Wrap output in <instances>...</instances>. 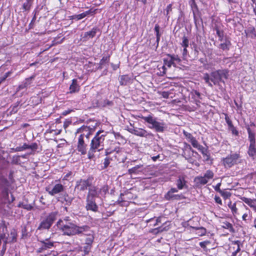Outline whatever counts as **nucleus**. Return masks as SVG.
<instances>
[{
    "label": "nucleus",
    "instance_id": "35",
    "mask_svg": "<svg viewBox=\"0 0 256 256\" xmlns=\"http://www.w3.org/2000/svg\"><path fill=\"white\" fill-rule=\"evenodd\" d=\"M92 248V246H90L88 245H84V246H81L78 249V252H82V256H85L86 254H88Z\"/></svg>",
    "mask_w": 256,
    "mask_h": 256
},
{
    "label": "nucleus",
    "instance_id": "45",
    "mask_svg": "<svg viewBox=\"0 0 256 256\" xmlns=\"http://www.w3.org/2000/svg\"><path fill=\"white\" fill-rule=\"evenodd\" d=\"M84 14L83 12L78 14H74L73 16H70V19L71 20H79L82 18H84Z\"/></svg>",
    "mask_w": 256,
    "mask_h": 256
},
{
    "label": "nucleus",
    "instance_id": "62",
    "mask_svg": "<svg viewBox=\"0 0 256 256\" xmlns=\"http://www.w3.org/2000/svg\"><path fill=\"white\" fill-rule=\"evenodd\" d=\"M113 102L112 101H110L108 100H105L103 102V106H112Z\"/></svg>",
    "mask_w": 256,
    "mask_h": 256
},
{
    "label": "nucleus",
    "instance_id": "34",
    "mask_svg": "<svg viewBox=\"0 0 256 256\" xmlns=\"http://www.w3.org/2000/svg\"><path fill=\"white\" fill-rule=\"evenodd\" d=\"M192 229L195 230L196 232L199 236H204L206 233V228L201 226V227H194V226H190Z\"/></svg>",
    "mask_w": 256,
    "mask_h": 256
},
{
    "label": "nucleus",
    "instance_id": "43",
    "mask_svg": "<svg viewBox=\"0 0 256 256\" xmlns=\"http://www.w3.org/2000/svg\"><path fill=\"white\" fill-rule=\"evenodd\" d=\"M62 34H60L56 37L54 40L52 41V45L54 46L57 44H61L64 41V38H62L60 40L58 39L62 37Z\"/></svg>",
    "mask_w": 256,
    "mask_h": 256
},
{
    "label": "nucleus",
    "instance_id": "36",
    "mask_svg": "<svg viewBox=\"0 0 256 256\" xmlns=\"http://www.w3.org/2000/svg\"><path fill=\"white\" fill-rule=\"evenodd\" d=\"M18 207L22 208L27 210H30L33 208V206L31 204L21 202L18 203Z\"/></svg>",
    "mask_w": 256,
    "mask_h": 256
},
{
    "label": "nucleus",
    "instance_id": "10",
    "mask_svg": "<svg viewBox=\"0 0 256 256\" xmlns=\"http://www.w3.org/2000/svg\"><path fill=\"white\" fill-rule=\"evenodd\" d=\"M38 241L40 242L42 244L40 248L38 250V252H41L43 250L52 248L54 246V242L50 238L44 239L40 237L38 238Z\"/></svg>",
    "mask_w": 256,
    "mask_h": 256
},
{
    "label": "nucleus",
    "instance_id": "64",
    "mask_svg": "<svg viewBox=\"0 0 256 256\" xmlns=\"http://www.w3.org/2000/svg\"><path fill=\"white\" fill-rule=\"evenodd\" d=\"M229 130L232 132V134L236 136L238 134V132L236 130L234 126L229 128Z\"/></svg>",
    "mask_w": 256,
    "mask_h": 256
},
{
    "label": "nucleus",
    "instance_id": "49",
    "mask_svg": "<svg viewBox=\"0 0 256 256\" xmlns=\"http://www.w3.org/2000/svg\"><path fill=\"white\" fill-rule=\"evenodd\" d=\"M142 166V165H136L134 167L128 170V173L130 174H136L138 172V170Z\"/></svg>",
    "mask_w": 256,
    "mask_h": 256
},
{
    "label": "nucleus",
    "instance_id": "52",
    "mask_svg": "<svg viewBox=\"0 0 256 256\" xmlns=\"http://www.w3.org/2000/svg\"><path fill=\"white\" fill-rule=\"evenodd\" d=\"M225 229L228 230L231 232H234V231L232 225L227 222H225Z\"/></svg>",
    "mask_w": 256,
    "mask_h": 256
},
{
    "label": "nucleus",
    "instance_id": "22",
    "mask_svg": "<svg viewBox=\"0 0 256 256\" xmlns=\"http://www.w3.org/2000/svg\"><path fill=\"white\" fill-rule=\"evenodd\" d=\"M182 151L183 152L182 155L186 160H188L190 158V155L186 154V152H190V151L194 152V150H192L191 146L186 142L184 143Z\"/></svg>",
    "mask_w": 256,
    "mask_h": 256
},
{
    "label": "nucleus",
    "instance_id": "44",
    "mask_svg": "<svg viewBox=\"0 0 256 256\" xmlns=\"http://www.w3.org/2000/svg\"><path fill=\"white\" fill-rule=\"evenodd\" d=\"M29 149V144L24 143L22 146H18L16 148H13L16 152L24 151L26 150Z\"/></svg>",
    "mask_w": 256,
    "mask_h": 256
},
{
    "label": "nucleus",
    "instance_id": "63",
    "mask_svg": "<svg viewBox=\"0 0 256 256\" xmlns=\"http://www.w3.org/2000/svg\"><path fill=\"white\" fill-rule=\"evenodd\" d=\"M72 175V172L71 171H70L68 172L63 178L64 180H68V178Z\"/></svg>",
    "mask_w": 256,
    "mask_h": 256
},
{
    "label": "nucleus",
    "instance_id": "56",
    "mask_svg": "<svg viewBox=\"0 0 256 256\" xmlns=\"http://www.w3.org/2000/svg\"><path fill=\"white\" fill-rule=\"evenodd\" d=\"M20 161V156H14L12 157V164H18Z\"/></svg>",
    "mask_w": 256,
    "mask_h": 256
},
{
    "label": "nucleus",
    "instance_id": "23",
    "mask_svg": "<svg viewBox=\"0 0 256 256\" xmlns=\"http://www.w3.org/2000/svg\"><path fill=\"white\" fill-rule=\"evenodd\" d=\"M34 0H19L22 2V9L23 12H28L32 6Z\"/></svg>",
    "mask_w": 256,
    "mask_h": 256
},
{
    "label": "nucleus",
    "instance_id": "29",
    "mask_svg": "<svg viewBox=\"0 0 256 256\" xmlns=\"http://www.w3.org/2000/svg\"><path fill=\"white\" fill-rule=\"evenodd\" d=\"M166 68L162 64H158L157 66L156 74L158 76H164L166 74Z\"/></svg>",
    "mask_w": 256,
    "mask_h": 256
},
{
    "label": "nucleus",
    "instance_id": "46",
    "mask_svg": "<svg viewBox=\"0 0 256 256\" xmlns=\"http://www.w3.org/2000/svg\"><path fill=\"white\" fill-rule=\"evenodd\" d=\"M211 244L210 240H206L203 242H201L199 243L200 246L204 250H207V246Z\"/></svg>",
    "mask_w": 256,
    "mask_h": 256
},
{
    "label": "nucleus",
    "instance_id": "12",
    "mask_svg": "<svg viewBox=\"0 0 256 256\" xmlns=\"http://www.w3.org/2000/svg\"><path fill=\"white\" fill-rule=\"evenodd\" d=\"M178 192V190L176 188H171L164 195L165 199L168 200H182L183 198L182 194H174Z\"/></svg>",
    "mask_w": 256,
    "mask_h": 256
},
{
    "label": "nucleus",
    "instance_id": "30",
    "mask_svg": "<svg viewBox=\"0 0 256 256\" xmlns=\"http://www.w3.org/2000/svg\"><path fill=\"white\" fill-rule=\"evenodd\" d=\"M242 200L251 208L256 209V200L243 198Z\"/></svg>",
    "mask_w": 256,
    "mask_h": 256
},
{
    "label": "nucleus",
    "instance_id": "27",
    "mask_svg": "<svg viewBox=\"0 0 256 256\" xmlns=\"http://www.w3.org/2000/svg\"><path fill=\"white\" fill-rule=\"evenodd\" d=\"M84 68L88 72H95L98 70V67L96 66V63L90 62H88V63L84 64Z\"/></svg>",
    "mask_w": 256,
    "mask_h": 256
},
{
    "label": "nucleus",
    "instance_id": "18",
    "mask_svg": "<svg viewBox=\"0 0 256 256\" xmlns=\"http://www.w3.org/2000/svg\"><path fill=\"white\" fill-rule=\"evenodd\" d=\"M238 158V155L236 154H231L230 156H227L225 158V163H226L228 166L230 167L234 164Z\"/></svg>",
    "mask_w": 256,
    "mask_h": 256
},
{
    "label": "nucleus",
    "instance_id": "15",
    "mask_svg": "<svg viewBox=\"0 0 256 256\" xmlns=\"http://www.w3.org/2000/svg\"><path fill=\"white\" fill-rule=\"evenodd\" d=\"M80 90V86L76 78L72 80V83L69 86V92L68 94H72L78 92Z\"/></svg>",
    "mask_w": 256,
    "mask_h": 256
},
{
    "label": "nucleus",
    "instance_id": "17",
    "mask_svg": "<svg viewBox=\"0 0 256 256\" xmlns=\"http://www.w3.org/2000/svg\"><path fill=\"white\" fill-rule=\"evenodd\" d=\"M194 148H197L202 154L203 157L208 160L210 158V154L207 148L204 147L198 142L194 146Z\"/></svg>",
    "mask_w": 256,
    "mask_h": 256
},
{
    "label": "nucleus",
    "instance_id": "25",
    "mask_svg": "<svg viewBox=\"0 0 256 256\" xmlns=\"http://www.w3.org/2000/svg\"><path fill=\"white\" fill-rule=\"evenodd\" d=\"M99 31L98 27H94L90 30L84 33V38H92L95 36L96 33Z\"/></svg>",
    "mask_w": 256,
    "mask_h": 256
},
{
    "label": "nucleus",
    "instance_id": "50",
    "mask_svg": "<svg viewBox=\"0 0 256 256\" xmlns=\"http://www.w3.org/2000/svg\"><path fill=\"white\" fill-rule=\"evenodd\" d=\"M163 64H164L165 66H167L169 68H170L172 66H174L173 62L170 58V60L164 58Z\"/></svg>",
    "mask_w": 256,
    "mask_h": 256
},
{
    "label": "nucleus",
    "instance_id": "31",
    "mask_svg": "<svg viewBox=\"0 0 256 256\" xmlns=\"http://www.w3.org/2000/svg\"><path fill=\"white\" fill-rule=\"evenodd\" d=\"M130 78L128 74L122 75L120 77V84L121 86H126L130 82Z\"/></svg>",
    "mask_w": 256,
    "mask_h": 256
},
{
    "label": "nucleus",
    "instance_id": "4",
    "mask_svg": "<svg viewBox=\"0 0 256 256\" xmlns=\"http://www.w3.org/2000/svg\"><path fill=\"white\" fill-rule=\"evenodd\" d=\"M138 117L143 120L146 122L150 124L148 128L154 129L156 132H162L165 130V124L164 122H160L156 120V118H154L152 115L147 116L142 115L138 116Z\"/></svg>",
    "mask_w": 256,
    "mask_h": 256
},
{
    "label": "nucleus",
    "instance_id": "58",
    "mask_svg": "<svg viewBox=\"0 0 256 256\" xmlns=\"http://www.w3.org/2000/svg\"><path fill=\"white\" fill-rule=\"evenodd\" d=\"M221 185L220 183H218L216 186L214 187V189L216 191L219 192L220 194L222 196H224V192H222L220 190V186Z\"/></svg>",
    "mask_w": 256,
    "mask_h": 256
},
{
    "label": "nucleus",
    "instance_id": "53",
    "mask_svg": "<svg viewBox=\"0 0 256 256\" xmlns=\"http://www.w3.org/2000/svg\"><path fill=\"white\" fill-rule=\"evenodd\" d=\"M203 79L206 84H208L210 86H212V84L210 82V76L208 74L206 73L204 74Z\"/></svg>",
    "mask_w": 256,
    "mask_h": 256
},
{
    "label": "nucleus",
    "instance_id": "32",
    "mask_svg": "<svg viewBox=\"0 0 256 256\" xmlns=\"http://www.w3.org/2000/svg\"><path fill=\"white\" fill-rule=\"evenodd\" d=\"M110 55L108 54L106 56H104L100 60V62L98 64L99 66L98 67V68L101 70L102 68V66L106 64L109 62L110 60Z\"/></svg>",
    "mask_w": 256,
    "mask_h": 256
},
{
    "label": "nucleus",
    "instance_id": "42",
    "mask_svg": "<svg viewBox=\"0 0 256 256\" xmlns=\"http://www.w3.org/2000/svg\"><path fill=\"white\" fill-rule=\"evenodd\" d=\"M228 208L230 209L231 212L234 216L238 214V209L236 208V203L232 204V202H230L228 204Z\"/></svg>",
    "mask_w": 256,
    "mask_h": 256
},
{
    "label": "nucleus",
    "instance_id": "8",
    "mask_svg": "<svg viewBox=\"0 0 256 256\" xmlns=\"http://www.w3.org/2000/svg\"><path fill=\"white\" fill-rule=\"evenodd\" d=\"M58 212H52L50 213L40 224L38 230H48L56 219Z\"/></svg>",
    "mask_w": 256,
    "mask_h": 256
},
{
    "label": "nucleus",
    "instance_id": "3",
    "mask_svg": "<svg viewBox=\"0 0 256 256\" xmlns=\"http://www.w3.org/2000/svg\"><path fill=\"white\" fill-rule=\"evenodd\" d=\"M90 130L91 128L90 126L83 125L78 128L76 132V134H80L78 137L76 149L82 155H84L87 152L88 145L84 142V137H86L87 138H89L91 134Z\"/></svg>",
    "mask_w": 256,
    "mask_h": 256
},
{
    "label": "nucleus",
    "instance_id": "1",
    "mask_svg": "<svg viewBox=\"0 0 256 256\" xmlns=\"http://www.w3.org/2000/svg\"><path fill=\"white\" fill-rule=\"evenodd\" d=\"M56 226L63 235L70 236L81 234L90 229V227L87 225L80 226L72 222L65 221L57 222Z\"/></svg>",
    "mask_w": 256,
    "mask_h": 256
},
{
    "label": "nucleus",
    "instance_id": "37",
    "mask_svg": "<svg viewBox=\"0 0 256 256\" xmlns=\"http://www.w3.org/2000/svg\"><path fill=\"white\" fill-rule=\"evenodd\" d=\"M256 144H250L248 154L250 156H254L256 155V148L255 147Z\"/></svg>",
    "mask_w": 256,
    "mask_h": 256
},
{
    "label": "nucleus",
    "instance_id": "39",
    "mask_svg": "<svg viewBox=\"0 0 256 256\" xmlns=\"http://www.w3.org/2000/svg\"><path fill=\"white\" fill-rule=\"evenodd\" d=\"M240 242L238 240L234 241L232 242V244L234 245L233 248L236 249L234 252H232V256H236L238 252L240 250Z\"/></svg>",
    "mask_w": 256,
    "mask_h": 256
},
{
    "label": "nucleus",
    "instance_id": "51",
    "mask_svg": "<svg viewBox=\"0 0 256 256\" xmlns=\"http://www.w3.org/2000/svg\"><path fill=\"white\" fill-rule=\"evenodd\" d=\"M28 236V232L26 226H24L22 230V238H26Z\"/></svg>",
    "mask_w": 256,
    "mask_h": 256
},
{
    "label": "nucleus",
    "instance_id": "38",
    "mask_svg": "<svg viewBox=\"0 0 256 256\" xmlns=\"http://www.w3.org/2000/svg\"><path fill=\"white\" fill-rule=\"evenodd\" d=\"M122 196H124V194H120L117 202L121 206H128L129 205V202L124 200L122 198Z\"/></svg>",
    "mask_w": 256,
    "mask_h": 256
},
{
    "label": "nucleus",
    "instance_id": "57",
    "mask_svg": "<svg viewBox=\"0 0 256 256\" xmlns=\"http://www.w3.org/2000/svg\"><path fill=\"white\" fill-rule=\"evenodd\" d=\"M96 10L97 9L90 8L89 10L84 12H83V14H84V17H86V16L90 14H95L96 13Z\"/></svg>",
    "mask_w": 256,
    "mask_h": 256
},
{
    "label": "nucleus",
    "instance_id": "2",
    "mask_svg": "<svg viewBox=\"0 0 256 256\" xmlns=\"http://www.w3.org/2000/svg\"><path fill=\"white\" fill-rule=\"evenodd\" d=\"M103 130L98 131L94 136L92 138L90 144V148L88 152V158L90 159L94 156V154L96 152H100L104 149V142L106 136V134H102Z\"/></svg>",
    "mask_w": 256,
    "mask_h": 256
},
{
    "label": "nucleus",
    "instance_id": "40",
    "mask_svg": "<svg viewBox=\"0 0 256 256\" xmlns=\"http://www.w3.org/2000/svg\"><path fill=\"white\" fill-rule=\"evenodd\" d=\"M248 132V139L250 142V144H256L255 140V134L252 132L250 128H247Z\"/></svg>",
    "mask_w": 256,
    "mask_h": 256
},
{
    "label": "nucleus",
    "instance_id": "48",
    "mask_svg": "<svg viewBox=\"0 0 256 256\" xmlns=\"http://www.w3.org/2000/svg\"><path fill=\"white\" fill-rule=\"evenodd\" d=\"M94 236L92 235H90L88 238L86 239V245L92 247V244L94 242Z\"/></svg>",
    "mask_w": 256,
    "mask_h": 256
},
{
    "label": "nucleus",
    "instance_id": "19",
    "mask_svg": "<svg viewBox=\"0 0 256 256\" xmlns=\"http://www.w3.org/2000/svg\"><path fill=\"white\" fill-rule=\"evenodd\" d=\"M177 189L182 190L184 188H187L186 181L184 176H180L176 181Z\"/></svg>",
    "mask_w": 256,
    "mask_h": 256
},
{
    "label": "nucleus",
    "instance_id": "41",
    "mask_svg": "<svg viewBox=\"0 0 256 256\" xmlns=\"http://www.w3.org/2000/svg\"><path fill=\"white\" fill-rule=\"evenodd\" d=\"M190 5L191 7V8L192 10L193 14L194 16V17H195V12L196 11L198 10V6L195 0H190L189 2Z\"/></svg>",
    "mask_w": 256,
    "mask_h": 256
},
{
    "label": "nucleus",
    "instance_id": "20",
    "mask_svg": "<svg viewBox=\"0 0 256 256\" xmlns=\"http://www.w3.org/2000/svg\"><path fill=\"white\" fill-rule=\"evenodd\" d=\"M211 76L212 78H210V80L214 84L216 82H218L222 80V72L220 70L214 72H212Z\"/></svg>",
    "mask_w": 256,
    "mask_h": 256
},
{
    "label": "nucleus",
    "instance_id": "60",
    "mask_svg": "<svg viewBox=\"0 0 256 256\" xmlns=\"http://www.w3.org/2000/svg\"><path fill=\"white\" fill-rule=\"evenodd\" d=\"M36 16L34 15V16H33V18H32V20H31L30 22V24H28V29H29V30H30V29H32V28H34V22H35V21H36Z\"/></svg>",
    "mask_w": 256,
    "mask_h": 256
},
{
    "label": "nucleus",
    "instance_id": "5",
    "mask_svg": "<svg viewBox=\"0 0 256 256\" xmlns=\"http://www.w3.org/2000/svg\"><path fill=\"white\" fill-rule=\"evenodd\" d=\"M109 186L108 184L103 185L100 188L94 186H90L88 190L86 198H96L99 197L100 194L105 196L108 192Z\"/></svg>",
    "mask_w": 256,
    "mask_h": 256
},
{
    "label": "nucleus",
    "instance_id": "7",
    "mask_svg": "<svg viewBox=\"0 0 256 256\" xmlns=\"http://www.w3.org/2000/svg\"><path fill=\"white\" fill-rule=\"evenodd\" d=\"M214 176V172L208 170L206 171L204 176H197L194 178V186L196 188H200L202 186L206 184L210 180L212 179Z\"/></svg>",
    "mask_w": 256,
    "mask_h": 256
},
{
    "label": "nucleus",
    "instance_id": "14",
    "mask_svg": "<svg viewBox=\"0 0 256 256\" xmlns=\"http://www.w3.org/2000/svg\"><path fill=\"white\" fill-rule=\"evenodd\" d=\"M46 190L49 194L54 196L58 193H60L64 190V186L61 184H56L52 188L50 189V188H46Z\"/></svg>",
    "mask_w": 256,
    "mask_h": 256
},
{
    "label": "nucleus",
    "instance_id": "16",
    "mask_svg": "<svg viewBox=\"0 0 256 256\" xmlns=\"http://www.w3.org/2000/svg\"><path fill=\"white\" fill-rule=\"evenodd\" d=\"M189 98L192 100L193 102L198 105L201 100V95L199 92L196 90H192L189 94Z\"/></svg>",
    "mask_w": 256,
    "mask_h": 256
},
{
    "label": "nucleus",
    "instance_id": "6",
    "mask_svg": "<svg viewBox=\"0 0 256 256\" xmlns=\"http://www.w3.org/2000/svg\"><path fill=\"white\" fill-rule=\"evenodd\" d=\"M94 177L88 176L87 178H80L76 181L74 190L78 193L86 192L89 188L92 186L94 181Z\"/></svg>",
    "mask_w": 256,
    "mask_h": 256
},
{
    "label": "nucleus",
    "instance_id": "33",
    "mask_svg": "<svg viewBox=\"0 0 256 256\" xmlns=\"http://www.w3.org/2000/svg\"><path fill=\"white\" fill-rule=\"evenodd\" d=\"M167 56L170 58L174 64V66H176V64H179L182 60L178 55L167 54Z\"/></svg>",
    "mask_w": 256,
    "mask_h": 256
},
{
    "label": "nucleus",
    "instance_id": "24",
    "mask_svg": "<svg viewBox=\"0 0 256 256\" xmlns=\"http://www.w3.org/2000/svg\"><path fill=\"white\" fill-rule=\"evenodd\" d=\"M22 105V101H17L16 102L13 104L10 107V114H16Z\"/></svg>",
    "mask_w": 256,
    "mask_h": 256
},
{
    "label": "nucleus",
    "instance_id": "47",
    "mask_svg": "<svg viewBox=\"0 0 256 256\" xmlns=\"http://www.w3.org/2000/svg\"><path fill=\"white\" fill-rule=\"evenodd\" d=\"M180 45L182 47H188L189 45V40L188 36L184 35L182 38V42L180 43Z\"/></svg>",
    "mask_w": 256,
    "mask_h": 256
},
{
    "label": "nucleus",
    "instance_id": "13",
    "mask_svg": "<svg viewBox=\"0 0 256 256\" xmlns=\"http://www.w3.org/2000/svg\"><path fill=\"white\" fill-rule=\"evenodd\" d=\"M130 132L132 134L140 137L148 138L154 136V134L152 132H148L145 129L142 128L134 127L131 129Z\"/></svg>",
    "mask_w": 256,
    "mask_h": 256
},
{
    "label": "nucleus",
    "instance_id": "26",
    "mask_svg": "<svg viewBox=\"0 0 256 256\" xmlns=\"http://www.w3.org/2000/svg\"><path fill=\"white\" fill-rule=\"evenodd\" d=\"M112 150V148H108L105 150L104 155L111 162L112 161L116 162V158H114V155Z\"/></svg>",
    "mask_w": 256,
    "mask_h": 256
},
{
    "label": "nucleus",
    "instance_id": "59",
    "mask_svg": "<svg viewBox=\"0 0 256 256\" xmlns=\"http://www.w3.org/2000/svg\"><path fill=\"white\" fill-rule=\"evenodd\" d=\"M38 148V144L36 142L32 143L29 144V149L32 150H36Z\"/></svg>",
    "mask_w": 256,
    "mask_h": 256
},
{
    "label": "nucleus",
    "instance_id": "55",
    "mask_svg": "<svg viewBox=\"0 0 256 256\" xmlns=\"http://www.w3.org/2000/svg\"><path fill=\"white\" fill-rule=\"evenodd\" d=\"M172 4H168L166 8V16L168 18V20L170 18V16H169V13L172 12Z\"/></svg>",
    "mask_w": 256,
    "mask_h": 256
},
{
    "label": "nucleus",
    "instance_id": "11",
    "mask_svg": "<svg viewBox=\"0 0 256 256\" xmlns=\"http://www.w3.org/2000/svg\"><path fill=\"white\" fill-rule=\"evenodd\" d=\"M85 208L87 211L96 212L98 210V206L96 198H86Z\"/></svg>",
    "mask_w": 256,
    "mask_h": 256
},
{
    "label": "nucleus",
    "instance_id": "28",
    "mask_svg": "<svg viewBox=\"0 0 256 256\" xmlns=\"http://www.w3.org/2000/svg\"><path fill=\"white\" fill-rule=\"evenodd\" d=\"M35 77H36V75L34 74V75L32 76H31L26 78L24 80V82H23L22 84L20 86V87L21 88H26L30 86V85L32 83V80H34L35 78Z\"/></svg>",
    "mask_w": 256,
    "mask_h": 256
},
{
    "label": "nucleus",
    "instance_id": "54",
    "mask_svg": "<svg viewBox=\"0 0 256 256\" xmlns=\"http://www.w3.org/2000/svg\"><path fill=\"white\" fill-rule=\"evenodd\" d=\"M44 256H68L66 254L58 253L57 252L52 251L50 254Z\"/></svg>",
    "mask_w": 256,
    "mask_h": 256
},
{
    "label": "nucleus",
    "instance_id": "61",
    "mask_svg": "<svg viewBox=\"0 0 256 256\" xmlns=\"http://www.w3.org/2000/svg\"><path fill=\"white\" fill-rule=\"evenodd\" d=\"M110 162L109 160L106 157L104 159V163H103L104 168H107L108 166L110 165Z\"/></svg>",
    "mask_w": 256,
    "mask_h": 256
},
{
    "label": "nucleus",
    "instance_id": "21",
    "mask_svg": "<svg viewBox=\"0 0 256 256\" xmlns=\"http://www.w3.org/2000/svg\"><path fill=\"white\" fill-rule=\"evenodd\" d=\"M183 134L186 140L191 143L192 146H194L198 141L196 140V138L192 135V134L184 130Z\"/></svg>",
    "mask_w": 256,
    "mask_h": 256
},
{
    "label": "nucleus",
    "instance_id": "9",
    "mask_svg": "<svg viewBox=\"0 0 256 256\" xmlns=\"http://www.w3.org/2000/svg\"><path fill=\"white\" fill-rule=\"evenodd\" d=\"M112 150L116 162H125L126 159V152L120 146H116L112 148Z\"/></svg>",
    "mask_w": 256,
    "mask_h": 256
}]
</instances>
